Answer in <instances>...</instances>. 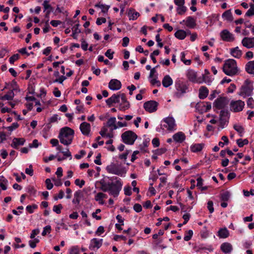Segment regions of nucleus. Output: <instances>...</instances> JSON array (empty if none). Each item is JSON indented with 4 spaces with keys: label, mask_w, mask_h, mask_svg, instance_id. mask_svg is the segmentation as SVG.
<instances>
[{
    "label": "nucleus",
    "mask_w": 254,
    "mask_h": 254,
    "mask_svg": "<svg viewBox=\"0 0 254 254\" xmlns=\"http://www.w3.org/2000/svg\"><path fill=\"white\" fill-rule=\"evenodd\" d=\"M115 182H106L104 179L99 181L101 185L100 189L104 192H108L110 195L114 197H117L122 190L123 183L121 179L117 177H115Z\"/></svg>",
    "instance_id": "f257e3e1"
},
{
    "label": "nucleus",
    "mask_w": 254,
    "mask_h": 254,
    "mask_svg": "<svg viewBox=\"0 0 254 254\" xmlns=\"http://www.w3.org/2000/svg\"><path fill=\"white\" fill-rule=\"evenodd\" d=\"M74 133V130L69 127L62 128L58 136L61 143L65 145L70 144L73 138Z\"/></svg>",
    "instance_id": "f03ea898"
},
{
    "label": "nucleus",
    "mask_w": 254,
    "mask_h": 254,
    "mask_svg": "<svg viewBox=\"0 0 254 254\" xmlns=\"http://www.w3.org/2000/svg\"><path fill=\"white\" fill-rule=\"evenodd\" d=\"M223 70L226 75L229 76L237 74L239 70L236 61L233 59L226 60L223 65Z\"/></svg>",
    "instance_id": "7ed1b4c3"
},
{
    "label": "nucleus",
    "mask_w": 254,
    "mask_h": 254,
    "mask_svg": "<svg viewBox=\"0 0 254 254\" xmlns=\"http://www.w3.org/2000/svg\"><path fill=\"white\" fill-rule=\"evenodd\" d=\"M253 82L250 79H247L240 87L238 94L243 98H246L252 96L253 93Z\"/></svg>",
    "instance_id": "20e7f679"
},
{
    "label": "nucleus",
    "mask_w": 254,
    "mask_h": 254,
    "mask_svg": "<svg viewBox=\"0 0 254 254\" xmlns=\"http://www.w3.org/2000/svg\"><path fill=\"white\" fill-rule=\"evenodd\" d=\"M122 139L123 142L128 145H132L136 139L137 136L132 131L127 130L122 133Z\"/></svg>",
    "instance_id": "39448f33"
},
{
    "label": "nucleus",
    "mask_w": 254,
    "mask_h": 254,
    "mask_svg": "<svg viewBox=\"0 0 254 254\" xmlns=\"http://www.w3.org/2000/svg\"><path fill=\"white\" fill-rule=\"evenodd\" d=\"M106 170L109 173L115 174L117 175L123 176L125 173L123 169H121L119 166L114 163H112L106 167Z\"/></svg>",
    "instance_id": "423d86ee"
},
{
    "label": "nucleus",
    "mask_w": 254,
    "mask_h": 254,
    "mask_svg": "<svg viewBox=\"0 0 254 254\" xmlns=\"http://www.w3.org/2000/svg\"><path fill=\"white\" fill-rule=\"evenodd\" d=\"M163 122L165 123L163 127L169 131H174L176 129V123L175 119L171 117H168L163 119Z\"/></svg>",
    "instance_id": "0eeeda50"
},
{
    "label": "nucleus",
    "mask_w": 254,
    "mask_h": 254,
    "mask_svg": "<svg viewBox=\"0 0 254 254\" xmlns=\"http://www.w3.org/2000/svg\"><path fill=\"white\" fill-rule=\"evenodd\" d=\"M228 100L227 98L225 97H220L218 98L213 103V107L217 109L221 110L228 104Z\"/></svg>",
    "instance_id": "6e6552de"
},
{
    "label": "nucleus",
    "mask_w": 254,
    "mask_h": 254,
    "mask_svg": "<svg viewBox=\"0 0 254 254\" xmlns=\"http://www.w3.org/2000/svg\"><path fill=\"white\" fill-rule=\"evenodd\" d=\"M244 106L245 103L242 100L232 101L230 104V109L234 112H238L243 110Z\"/></svg>",
    "instance_id": "1a4fd4ad"
},
{
    "label": "nucleus",
    "mask_w": 254,
    "mask_h": 254,
    "mask_svg": "<svg viewBox=\"0 0 254 254\" xmlns=\"http://www.w3.org/2000/svg\"><path fill=\"white\" fill-rule=\"evenodd\" d=\"M158 103L153 100L146 102L144 103L143 107L146 111L149 113H153L157 110Z\"/></svg>",
    "instance_id": "9d476101"
},
{
    "label": "nucleus",
    "mask_w": 254,
    "mask_h": 254,
    "mask_svg": "<svg viewBox=\"0 0 254 254\" xmlns=\"http://www.w3.org/2000/svg\"><path fill=\"white\" fill-rule=\"evenodd\" d=\"M186 75L189 80L192 82L198 83H202L201 79L197 78V73L192 69H189L187 71Z\"/></svg>",
    "instance_id": "9b49d317"
},
{
    "label": "nucleus",
    "mask_w": 254,
    "mask_h": 254,
    "mask_svg": "<svg viewBox=\"0 0 254 254\" xmlns=\"http://www.w3.org/2000/svg\"><path fill=\"white\" fill-rule=\"evenodd\" d=\"M122 100L119 105V109L120 111H126L130 108L129 102L127 100L125 94L122 93Z\"/></svg>",
    "instance_id": "f8f14e48"
},
{
    "label": "nucleus",
    "mask_w": 254,
    "mask_h": 254,
    "mask_svg": "<svg viewBox=\"0 0 254 254\" xmlns=\"http://www.w3.org/2000/svg\"><path fill=\"white\" fill-rule=\"evenodd\" d=\"M120 99L122 100L121 94H114L111 97L106 100V103L110 107L113 104H119Z\"/></svg>",
    "instance_id": "ddd939ff"
},
{
    "label": "nucleus",
    "mask_w": 254,
    "mask_h": 254,
    "mask_svg": "<svg viewBox=\"0 0 254 254\" xmlns=\"http://www.w3.org/2000/svg\"><path fill=\"white\" fill-rule=\"evenodd\" d=\"M220 37L222 40L226 42H232L235 40L234 35L228 30L225 29L220 33Z\"/></svg>",
    "instance_id": "4468645a"
},
{
    "label": "nucleus",
    "mask_w": 254,
    "mask_h": 254,
    "mask_svg": "<svg viewBox=\"0 0 254 254\" xmlns=\"http://www.w3.org/2000/svg\"><path fill=\"white\" fill-rule=\"evenodd\" d=\"M242 44L248 49L254 48V37H246L244 38L242 40Z\"/></svg>",
    "instance_id": "2eb2a0df"
},
{
    "label": "nucleus",
    "mask_w": 254,
    "mask_h": 254,
    "mask_svg": "<svg viewBox=\"0 0 254 254\" xmlns=\"http://www.w3.org/2000/svg\"><path fill=\"white\" fill-rule=\"evenodd\" d=\"M102 243L103 239H98L97 238H93L91 239L90 241L89 248L90 250H93L95 248L98 249L102 246Z\"/></svg>",
    "instance_id": "dca6fc26"
},
{
    "label": "nucleus",
    "mask_w": 254,
    "mask_h": 254,
    "mask_svg": "<svg viewBox=\"0 0 254 254\" xmlns=\"http://www.w3.org/2000/svg\"><path fill=\"white\" fill-rule=\"evenodd\" d=\"M196 109L201 112H207L211 108V104L210 102H203L197 104L196 106Z\"/></svg>",
    "instance_id": "f3484780"
},
{
    "label": "nucleus",
    "mask_w": 254,
    "mask_h": 254,
    "mask_svg": "<svg viewBox=\"0 0 254 254\" xmlns=\"http://www.w3.org/2000/svg\"><path fill=\"white\" fill-rule=\"evenodd\" d=\"M121 86V82L116 79H111L109 83V88L112 90H119Z\"/></svg>",
    "instance_id": "a211bd4d"
},
{
    "label": "nucleus",
    "mask_w": 254,
    "mask_h": 254,
    "mask_svg": "<svg viewBox=\"0 0 254 254\" xmlns=\"http://www.w3.org/2000/svg\"><path fill=\"white\" fill-rule=\"evenodd\" d=\"M185 22L186 25L190 28H194L196 25L195 19L191 16H188L186 20H183L182 22H180V24Z\"/></svg>",
    "instance_id": "6ab92c4d"
},
{
    "label": "nucleus",
    "mask_w": 254,
    "mask_h": 254,
    "mask_svg": "<svg viewBox=\"0 0 254 254\" xmlns=\"http://www.w3.org/2000/svg\"><path fill=\"white\" fill-rule=\"evenodd\" d=\"M91 126L89 123L84 122L80 125V129L84 135H88L90 131Z\"/></svg>",
    "instance_id": "aec40b11"
},
{
    "label": "nucleus",
    "mask_w": 254,
    "mask_h": 254,
    "mask_svg": "<svg viewBox=\"0 0 254 254\" xmlns=\"http://www.w3.org/2000/svg\"><path fill=\"white\" fill-rule=\"evenodd\" d=\"M25 142V139L24 138H16L14 137L12 141L10 146L16 149H18L19 146L23 145Z\"/></svg>",
    "instance_id": "412c9836"
},
{
    "label": "nucleus",
    "mask_w": 254,
    "mask_h": 254,
    "mask_svg": "<svg viewBox=\"0 0 254 254\" xmlns=\"http://www.w3.org/2000/svg\"><path fill=\"white\" fill-rule=\"evenodd\" d=\"M173 138L177 142L182 143L186 139V135L183 132L179 131L173 135Z\"/></svg>",
    "instance_id": "4be33fe9"
},
{
    "label": "nucleus",
    "mask_w": 254,
    "mask_h": 254,
    "mask_svg": "<svg viewBox=\"0 0 254 254\" xmlns=\"http://www.w3.org/2000/svg\"><path fill=\"white\" fill-rule=\"evenodd\" d=\"M175 87L177 91L181 93H186V90L188 88L186 84L181 81H178L175 83Z\"/></svg>",
    "instance_id": "5701e85b"
},
{
    "label": "nucleus",
    "mask_w": 254,
    "mask_h": 254,
    "mask_svg": "<svg viewBox=\"0 0 254 254\" xmlns=\"http://www.w3.org/2000/svg\"><path fill=\"white\" fill-rule=\"evenodd\" d=\"M221 250L225 254L230 253L232 250L233 247L230 243H223L220 247Z\"/></svg>",
    "instance_id": "b1692460"
},
{
    "label": "nucleus",
    "mask_w": 254,
    "mask_h": 254,
    "mask_svg": "<svg viewBox=\"0 0 254 254\" xmlns=\"http://www.w3.org/2000/svg\"><path fill=\"white\" fill-rule=\"evenodd\" d=\"M162 85L164 87H168L171 86L173 82V79L169 75H166L162 79Z\"/></svg>",
    "instance_id": "393cba45"
},
{
    "label": "nucleus",
    "mask_w": 254,
    "mask_h": 254,
    "mask_svg": "<svg viewBox=\"0 0 254 254\" xmlns=\"http://www.w3.org/2000/svg\"><path fill=\"white\" fill-rule=\"evenodd\" d=\"M208 89L205 86H201L199 89V97L200 99H204L208 94Z\"/></svg>",
    "instance_id": "a878e982"
},
{
    "label": "nucleus",
    "mask_w": 254,
    "mask_h": 254,
    "mask_svg": "<svg viewBox=\"0 0 254 254\" xmlns=\"http://www.w3.org/2000/svg\"><path fill=\"white\" fill-rule=\"evenodd\" d=\"M204 146V143H196L190 146V150L193 152H198L202 150Z\"/></svg>",
    "instance_id": "bb28decb"
},
{
    "label": "nucleus",
    "mask_w": 254,
    "mask_h": 254,
    "mask_svg": "<svg viewBox=\"0 0 254 254\" xmlns=\"http://www.w3.org/2000/svg\"><path fill=\"white\" fill-rule=\"evenodd\" d=\"M245 68L248 73L254 74V61L249 62L246 65Z\"/></svg>",
    "instance_id": "cd10ccee"
},
{
    "label": "nucleus",
    "mask_w": 254,
    "mask_h": 254,
    "mask_svg": "<svg viewBox=\"0 0 254 254\" xmlns=\"http://www.w3.org/2000/svg\"><path fill=\"white\" fill-rule=\"evenodd\" d=\"M107 195L103 192H98L95 196V200L100 204H104V198H106Z\"/></svg>",
    "instance_id": "c85d7f7f"
},
{
    "label": "nucleus",
    "mask_w": 254,
    "mask_h": 254,
    "mask_svg": "<svg viewBox=\"0 0 254 254\" xmlns=\"http://www.w3.org/2000/svg\"><path fill=\"white\" fill-rule=\"evenodd\" d=\"M229 235V233L227 228L220 229L218 232V236L220 238H226Z\"/></svg>",
    "instance_id": "c756f323"
},
{
    "label": "nucleus",
    "mask_w": 254,
    "mask_h": 254,
    "mask_svg": "<svg viewBox=\"0 0 254 254\" xmlns=\"http://www.w3.org/2000/svg\"><path fill=\"white\" fill-rule=\"evenodd\" d=\"M175 36L180 40H183L187 36V32L183 30H179L175 33Z\"/></svg>",
    "instance_id": "7c9ffc66"
},
{
    "label": "nucleus",
    "mask_w": 254,
    "mask_h": 254,
    "mask_svg": "<svg viewBox=\"0 0 254 254\" xmlns=\"http://www.w3.org/2000/svg\"><path fill=\"white\" fill-rule=\"evenodd\" d=\"M231 54L235 58H240L242 55V52L237 47L231 50Z\"/></svg>",
    "instance_id": "2f4dec72"
},
{
    "label": "nucleus",
    "mask_w": 254,
    "mask_h": 254,
    "mask_svg": "<svg viewBox=\"0 0 254 254\" xmlns=\"http://www.w3.org/2000/svg\"><path fill=\"white\" fill-rule=\"evenodd\" d=\"M14 96V94L13 92V91L12 90H11L9 91L7 94L4 95L3 96L0 97V99L2 100H11L13 99V97Z\"/></svg>",
    "instance_id": "473e14b6"
},
{
    "label": "nucleus",
    "mask_w": 254,
    "mask_h": 254,
    "mask_svg": "<svg viewBox=\"0 0 254 254\" xmlns=\"http://www.w3.org/2000/svg\"><path fill=\"white\" fill-rule=\"evenodd\" d=\"M116 122V119L115 117H111L110 118L107 123V125L108 127H113V129H116L118 128V126L115 124Z\"/></svg>",
    "instance_id": "72a5a7b5"
},
{
    "label": "nucleus",
    "mask_w": 254,
    "mask_h": 254,
    "mask_svg": "<svg viewBox=\"0 0 254 254\" xmlns=\"http://www.w3.org/2000/svg\"><path fill=\"white\" fill-rule=\"evenodd\" d=\"M132 11H134V9L130 10L128 12L129 19L132 20H136L139 16V13L136 11L131 13Z\"/></svg>",
    "instance_id": "f704fd0d"
},
{
    "label": "nucleus",
    "mask_w": 254,
    "mask_h": 254,
    "mask_svg": "<svg viewBox=\"0 0 254 254\" xmlns=\"http://www.w3.org/2000/svg\"><path fill=\"white\" fill-rule=\"evenodd\" d=\"M222 17L228 21H231L233 20V16L230 10H227L222 14Z\"/></svg>",
    "instance_id": "c9c22d12"
},
{
    "label": "nucleus",
    "mask_w": 254,
    "mask_h": 254,
    "mask_svg": "<svg viewBox=\"0 0 254 254\" xmlns=\"http://www.w3.org/2000/svg\"><path fill=\"white\" fill-rule=\"evenodd\" d=\"M81 191L80 190L76 191L74 194V199L72 200V203L75 204H79L80 202V196Z\"/></svg>",
    "instance_id": "e433bc0d"
},
{
    "label": "nucleus",
    "mask_w": 254,
    "mask_h": 254,
    "mask_svg": "<svg viewBox=\"0 0 254 254\" xmlns=\"http://www.w3.org/2000/svg\"><path fill=\"white\" fill-rule=\"evenodd\" d=\"M49 1L47 0H44L43 5L44 8V11H53V7L49 3Z\"/></svg>",
    "instance_id": "4c0bfd02"
},
{
    "label": "nucleus",
    "mask_w": 254,
    "mask_h": 254,
    "mask_svg": "<svg viewBox=\"0 0 254 254\" xmlns=\"http://www.w3.org/2000/svg\"><path fill=\"white\" fill-rule=\"evenodd\" d=\"M230 194L228 191H225L221 194V200L224 201H227L230 198Z\"/></svg>",
    "instance_id": "58836bf2"
},
{
    "label": "nucleus",
    "mask_w": 254,
    "mask_h": 254,
    "mask_svg": "<svg viewBox=\"0 0 254 254\" xmlns=\"http://www.w3.org/2000/svg\"><path fill=\"white\" fill-rule=\"evenodd\" d=\"M237 143L239 147H242L244 145H247L249 143V141L247 139H238L237 140Z\"/></svg>",
    "instance_id": "ea45409f"
},
{
    "label": "nucleus",
    "mask_w": 254,
    "mask_h": 254,
    "mask_svg": "<svg viewBox=\"0 0 254 254\" xmlns=\"http://www.w3.org/2000/svg\"><path fill=\"white\" fill-rule=\"evenodd\" d=\"M233 127L235 130L240 134V136H242V133H243L244 131V127L239 125H234Z\"/></svg>",
    "instance_id": "a19ab883"
},
{
    "label": "nucleus",
    "mask_w": 254,
    "mask_h": 254,
    "mask_svg": "<svg viewBox=\"0 0 254 254\" xmlns=\"http://www.w3.org/2000/svg\"><path fill=\"white\" fill-rule=\"evenodd\" d=\"M250 8L247 11L245 15L247 16H254V4L251 3L250 5Z\"/></svg>",
    "instance_id": "79ce46f5"
},
{
    "label": "nucleus",
    "mask_w": 254,
    "mask_h": 254,
    "mask_svg": "<svg viewBox=\"0 0 254 254\" xmlns=\"http://www.w3.org/2000/svg\"><path fill=\"white\" fill-rule=\"evenodd\" d=\"M178 7L177 8V13L179 15H183L184 14L186 10H187V7L184 6V5H183V6H178Z\"/></svg>",
    "instance_id": "37998d69"
},
{
    "label": "nucleus",
    "mask_w": 254,
    "mask_h": 254,
    "mask_svg": "<svg viewBox=\"0 0 254 254\" xmlns=\"http://www.w3.org/2000/svg\"><path fill=\"white\" fill-rule=\"evenodd\" d=\"M38 208V206L35 204L29 205L26 206V209L29 213H33L34 210Z\"/></svg>",
    "instance_id": "c03bdc74"
},
{
    "label": "nucleus",
    "mask_w": 254,
    "mask_h": 254,
    "mask_svg": "<svg viewBox=\"0 0 254 254\" xmlns=\"http://www.w3.org/2000/svg\"><path fill=\"white\" fill-rule=\"evenodd\" d=\"M228 116V112L227 111L221 110L220 113V121L221 124L223 121V119H225Z\"/></svg>",
    "instance_id": "a18cd8bd"
},
{
    "label": "nucleus",
    "mask_w": 254,
    "mask_h": 254,
    "mask_svg": "<svg viewBox=\"0 0 254 254\" xmlns=\"http://www.w3.org/2000/svg\"><path fill=\"white\" fill-rule=\"evenodd\" d=\"M63 208V205L61 204L54 205L53 207V211L57 214H60L61 212V209Z\"/></svg>",
    "instance_id": "49530a36"
},
{
    "label": "nucleus",
    "mask_w": 254,
    "mask_h": 254,
    "mask_svg": "<svg viewBox=\"0 0 254 254\" xmlns=\"http://www.w3.org/2000/svg\"><path fill=\"white\" fill-rule=\"evenodd\" d=\"M193 232L192 230H190L188 231L187 234L184 237V240L186 241H189L190 240L192 236Z\"/></svg>",
    "instance_id": "de8ad7c7"
},
{
    "label": "nucleus",
    "mask_w": 254,
    "mask_h": 254,
    "mask_svg": "<svg viewBox=\"0 0 254 254\" xmlns=\"http://www.w3.org/2000/svg\"><path fill=\"white\" fill-rule=\"evenodd\" d=\"M7 180L6 179H3L2 180H0V187L3 190H6L7 189Z\"/></svg>",
    "instance_id": "09e8293b"
},
{
    "label": "nucleus",
    "mask_w": 254,
    "mask_h": 254,
    "mask_svg": "<svg viewBox=\"0 0 254 254\" xmlns=\"http://www.w3.org/2000/svg\"><path fill=\"white\" fill-rule=\"evenodd\" d=\"M203 250H208L210 252V251H212V249L211 247L206 248V247H203L202 245H200V246H198L197 247H196V252H201V251H203Z\"/></svg>",
    "instance_id": "8fccbe9b"
},
{
    "label": "nucleus",
    "mask_w": 254,
    "mask_h": 254,
    "mask_svg": "<svg viewBox=\"0 0 254 254\" xmlns=\"http://www.w3.org/2000/svg\"><path fill=\"white\" fill-rule=\"evenodd\" d=\"M19 58V55L18 54H14L9 58V63L11 64H13L14 62L17 61Z\"/></svg>",
    "instance_id": "3c124183"
},
{
    "label": "nucleus",
    "mask_w": 254,
    "mask_h": 254,
    "mask_svg": "<svg viewBox=\"0 0 254 254\" xmlns=\"http://www.w3.org/2000/svg\"><path fill=\"white\" fill-rule=\"evenodd\" d=\"M51 227L50 225H47L44 228V230L42 233L43 236H46L47 233L51 232Z\"/></svg>",
    "instance_id": "603ef678"
},
{
    "label": "nucleus",
    "mask_w": 254,
    "mask_h": 254,
    "mask_svg": "<svg viewBox=\"0 0 254 254\" xmlns=\"http://www.w3.org/2000/svg\"><path fill=\"white\" fill-rule=\"evenodd\" d=\"M114 52H112L111 49H108L105 54V55L110 60L113 59Z\"/></svg>",
    "instance_id": "864d4df0"
},
{
    "label": "nucleus",
    "mask_w": 254,
    "mask_h": 254,
    "mask_svg": "<svg viewBox=\"0 0 254 254\" xmlns=\"http://www.w3.org/2000/svg\"><path fill=\"white\" fill-rule=\"evenodd\" d=\"M75 184L81 188L84 185L85 181L83 180L80 181L79 179H77L75 180Z\"/></svg>",
    "instance_id": "5fc2aeb1"
},
{
    "label": "nucleus",
    "mask_w": 254,
    "mask_h": 254,
    "mask_svg": "<svg viewBox=\"0 0 254 254\" xmlns=\"http://www.w3.org/2000/svg\"><path fill=\"white\" fill-rule=\"evenodd\" d=\"M45 183L46 185V187L48 190H51L53 187V185L51 183V180L50 179H47L45 181Z\"/></svg>",
    "instance_id": "6e6d98bb"
},
{
    "label": "nucleus",
    "mask_w": 254,
    "mask_h": 254,
    "mask_svg": "<svg viewBox=\"0 0 254 254\" xmlns=\"http://www.w3.org/2000/svg\"><path fill=\"white\" fill-rule=\"evenodd\" d=\"M207 208L210 213L214 211L213 203L212 201H209L207 203Z\"/></svg>",
    "instance_id": "4d7b16f0"
},
{
    "label": "nucleus",
    "mask_w": 254,
    "mask_h": 254,
    "mask_svg": "<svg viewBox=\"0 0 254 254\" xmlns=\"http://www.w3.org/2000/svg\"><path fill=\"white\" fill-rule=\"evenodd\" d=\"M125 194L126 195L129 196L131 194V188L129 186L125 187L124 188Z\"/></svg>",
    "instance_id": "13d9d810"
},
{
    "label": "nucleus",
    "mask_w": 254,
    "mask_h": 254,
    "mask_svg": "<svg viewBox=\"0 0 254 254\" xmlns=\"http://www.w3.org/2000/svg\"><path fill=\"white\" fill-rule=\"evenodd\" d=\"M142 206L139 203H135L133 206V209L136 212H140L142 211Z\"/></svg>",
    "instance_id": "bf43d9fd"
},
{
    "label": "nucleus",
    "mask_w": 254,
    "mask_h": 254,
    "mask_svg": "<svg viewBox=\"0 0 254 254\" xmlns=\"http://www.w3.org/2000/svg\"><path fill=\"white\" fill-rule=\"evenodd\" d=\"M25 173L30 176H32L33 175V170L32 169V165H30L29 168H27L25 169Z\"/></svg>",
    "instance_id": "052dcab7"
},
{
    "label": "nucleus",
    "mask_w": 254,
    "mask_h": 254,
    "mask_svg": "<svg viewBox=\"0 0 254 254\" xmlns=\"http://www.w3.org/2000/svg\"><path fill=\"white\" fill-rule=\"evenodd\" d=\"M104 232V228L103 226H99L96 231L95 232V234L97 236L101 235V234H103Z\"/></svg>",
    "instance_id": "680f3d73"
},
{
    "label": "nucleus",
    "mask_w": 254,
    "mask_h": 254,
    "mask_svg": "<svg viewBox=\"0 0 254 254\" xmlns=\"http://www.w3.org/2000/svg\"><path fill=\"white\" fill-rule=\"evenodd\" d=\"M19 127V125L18 123H14L12 124V125L11 126H9L8 127H7V129L10 131H12V130H13L14 129L17 128L18 127Z\"/></svg>",
    "instance_id": "e2e57ef3"
},
{
    "label": "nucleus",
    "mask_w": 254,
    "mask_h": 254,
    "mask_svg": "<svg viewBox=\"0 0 254 254\" xmlns=\"http://www.w3.org/2000/svg\"><path fill=\"white\" fill-rule=\"evenodd\" d=\"M150 83L152 85H156L157 86L160 87L161 86V82L160 81L157 80L156 78L152 79L150 80Z\"/></svg>",
    "instance_id": "0e129e2a"
},
{
    "label": "nucleus",
    "mask_w": 254,
    "mask_h": 254,
    "mask_svg": "<svg viewBox=\"0 0 254 254\" xmlns=\"http://www.w3.org/2000/svg\"><path fill=\"white\" fill-rule=\"evenodd\" d=\"M79 251L77 247H72L70 249V254H79Z\"/></svg>",
    "instance_id": "69168bd1"
},
{
    "label": "nucleus",
    "mask_w": 254,
    "mask_h": 254,
    "mask_svg": "<svg viewBox=\"0 0 254 254\" xmlns=\"http://www.w3.org/2000/svg\"><path fill=\"white\" fill-rule=\"evenodd\" d=\"M129 42V39L127 37H124L123 39L122 46L124 47H126L128 46Z\"/></svg>",
    "instance_id": "338daca9"
},
{
    "label": "nucleus",
    "mask_w": 254,
    "mask_h": 254,
    "mask_svg": "<svg viewBox=\"0 0 254 254\" xmlns=\"http://www.w3.org/2000/svg\"><path fill=\"white\" fill-rule=\"evenodd\" d=\"M76 110L77 111V113H83L84 112L85 108L84 107V106L83 105L77 106L76 107Z\"/></svg>",
    "instance_id": "774afa93"
}]
</instances>
